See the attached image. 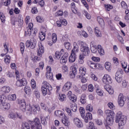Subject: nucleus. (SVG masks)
Wrapping results in <instances>:
<instances>
[{
    "mask_svg": "<svg viewBox=\"0 0 129 129\" xmlns=\"http://www.w3.org/2000/svg\"><path fill=\"white\" fill-rule=\"evenodd\" d=\"M126 117L124 115H122L121 112H118L116 114L115 122L118 123L119 129L123 128V126L126 123Z\"/></svg>",
    "mask_w": 129,
    "mask_h": 129,
    "instance_id": "f257e3e1",
    "label": "nucleus"
},
{
    "mask_svg": "<svg viewBox=\"0 0 129 129\" xmlns=\"http://www.w3.org/2000/svg\"><path fill=\"white\" fill-rule=\"evenodd\" d=\"M80 112L82 117L84 119V121L87 123L89 120H91L92 119V114L90 112L86 113L85 116V109L84 108L81 107L80 108Z\"/></svg>",
    "mask_w": 129,
    "mask_h": 129,
    "instance_id": "f03ea898",
    "label": "nucleus"
},
{
    "mask_svg": "<svg viewBox=\"0 0 129 129\" xmlns=\"http://www.w3.org/2000/svg\"><path fill=\"white\" fill-rule=\"evenodd\" d=\"M105 113L107 115L106 122L109 125H112L113 123V116L114 115V112L112 110H106L105 111Z\"/></svg>",
    "mask_w": 129,
    "mask_h": 129,
    "instance_id": "7ed1b4c3",
    "label": "nucleus"
},
{
    "mask_svg": "<svg viewBox=\"0 0 129 129\" xmlns=\"http://www.w3.org/2000/svg\"><path fill=\"white\" fill-rule=\"evenodd\" d=\"M80 45H81L80 51L82 54L85 56H88L89 53H90V49L88 47V45L83 41H80Z\"/></svg>",
    "mask_w": 129,
    "mask_h": 129,
    "instance_id": "20e7f679",
    "label": "nucleus"
},
{
    "mask_svg": "<svg viewBox=\"0 0 129 129\" xmlns=\"http://www.w3.org/2000/svg\"><path fill=\"white\" fill-rule=\"evenodd\" d=\"M43 85L44 87H41V91L43 95L45 96L47 95V94L48 93V91L47 89L48 90V91H51L53 88H52V86H51V85H49V83L46 81L43 82Z\"/></svg>",
    "mask_w": 129,
    "mask_h": 129,
    "instance_id": "39448f33",
    "label": "nucleus"
},
{
    "mask_svg": "<svg viewBox=\"0 0 129 129\" xmlns=\"http://www.w3.org/2000/svg\"><path fill=\"white\" fill-rule=\"evenodd\" d=\"M27 111H28L29 113H33V112H36V111H40V106L38 105H32V106L30 105H27L26 106Z\"/></svg>",
    "mask_w": 129,
    "mask_h": 129,
    "instance_id": "423d86ee",
    "label": "nucleus"
},
{
    "mask_svg": "<svg viewBox=\"0 0 129 129\" xmlns=\"http://www.w3.org/2000/svg\"><path fill=\"white\" fill-rule=\"evenodd\" d=\"M37 45V41L35 39H30L27 40L26 42V46L27 48L30 47L31 49H34Z\"/></svg>",
    "mask_w": 129,
    "mask_h": 129,
    "instance_id": "0eeeda50",
    "label": "nucleus"
},
{
    "mask_svg": "<svg viewBox=\"0 0 129 129\" xmlns=\"http://www.w3.org/2000/svg\"><path fill=\"white\" fill-rule=\"evenodd\" d=\"M122 73H123V72H122V70L121 69H119L117 71V72L115 74V80H116L117 82L118 83H120V82H121V81L122 80Z\"/></svg>",
    "mask_w": 129,
    "mask_h": 129,
    "instance_id": "6e6552de",
    "label": "nucleus"
},
{
    "mask_svg": "<svg viewBox=\"0 0 129 129\" xmlns=\"http://www.w3.org/2000/svg\"><path fill=\"white\" fill-rule=\"evenodd\" d=\"M85 74H86V68L81 67L79 68V73L77 75V78H81V77L85 76Z\"/></svg>",
    "mask_w": 129,
    "mask_h": 129,
    "instance_id": "1a4fd4ad",
    "label": "nucleus"
},
{
    "mask_svg": "<svg viewBox=\"0 0 129 129\" xmlns=\"http://www.w3.org/2000/svg\"><path fill=\"white\" fill-rule=\"evenodd\" d=\"M102 80L103 83H105V84H111V83H112L111 77H110V76L107 74L104 75Z\"/></svg>",
    "mask_w": 129,
    "mask_h": 129,
    "instance_id": "9d476101",
    "label": "nucleus"
},
{
    "mask_svg": "<svg viewBox=\"0 0 129 129\" xmlns=\"http://www.w3.org/2000/svg\"><path fill=\"white\" fill-rule=\"evenodd\" d=\"M18 103L20 105V109L23 112H25V111H26V109L27 110V105H26V101L25 100H19Z\"/></svg>",
    "mask_w": 129,
    "mask_h": 129,
    "instance_id": "9b49d317",
    "label": "nucleus"
},
{
    "mask_svg": "<svg viewBox=\"0 0 129 129\" xmlns=\"http://www.w3.org/2000/svg\"><path fill=\"white\" fill-rule=\"evenodd\" d=\"M67 96L69 97V99H70V102L72 101V102H76L77 101V96L72 94V92L71 91H69Z\"/></svg>",
    "mask_w": 129,
    "mask_h": 129,
    "instance_id": "f8f14e48",
    "label": "nucleus"
},
{
    "mask_svg": "<svg viewBox=\"0 0 129 129\" xmlns=\"http://www.w3.org/2000/svg\"><path fill=\"white\" fill-rule=\"evenodd\" d=\"M45 52V48L42 44H39L38 45V48L37 49V56L38 57H41L43 53Z\"/></svg>",
    "mask_w": 129,
    "mask_h": 129,
    "instance_id": "ddd939ff",
    "label": "nucleus"
},
{
    "mask_svg": "<svg viewBox=\"0 0 129 129\" xmlns=\"http://www.w3.org/2000/svg\"><path fill=\"white\" fill-rule=\"evenodd\" d=\"M27 84L28 82H27L25 79L18 80L16 81V85L18 87H21V86H26V85Z\"/></svg>",
    "mask_w": 129,
    "mask_h": 129,
    "instance_id": "4468645a",
    "label": "nucleus"
},
{
    "mask_svg": "<svg viewBox=\"0 0 129 129\" xmlns=\"http://www.w3.org/2000/svg\"><path fill=\"white\" fill-rule=\"evenodd\" d=\"M126 100V97L124 96H119L118 98V103L120 106L124 105V101Z\"/></svg>",
    "mask_w": 129,
    "mask_h": 129,
    "instance_id": "2eb2a0df",
    "label": "nucleus"
},
{
    "mask_svg": "<svg viewBox=\"0 0 129 129\" xmlns=\"http://www.w3.org/2000/svg\"><path fill=\"white\" fill-rule=\"evenodd\" d=\"M71 71L70 74L71 78H75L76 74H77V68L75 66H72L71 67Z\"/></svg>",
    "mask_w": 129,
    "mask_h": 129,
    "instance_id": "dca6fc26",
    "label": "nucleus"
},
{
    "mask_svg": "<svg viewBox=\"0 0 129 129\" xmlns=\"http://www.w3.org/2000/svg\"><path fill=\"white\" fill-rule=\"evenodd\" d=\"M74 122L75 125L78 127H83V123L78 118H75L74 119Z\"/></svg>",
    "mask_w": 129,
    "mask_h": 129,
    "instance_id": "f3484780",
    "label": "nucleus"
},
{
    "mask_svg": "<svg viewBox=\"0 0 129 129\" xmlns=\"http://www.w3.org/2000/svg\"><path fill=\"white\" fill-rule=\"evenodd\" d=\"M9 118H11L13 119V118H15V117H18V118H20V119H22V115L21 114V113H15L14 112L10 113L8 115Z\"/></svg>",
    "mask_w": 129,
    "mask_h": 129,
    "instance_id": "a211bd4d",
    "label": "nucleus"
},
{
    "mask_svg": "<svg viewBox=\"0 0 129 129\" xmlns=\"http://www.w3.org/2000/svg\"><path fill=\"white\" fill-rule=\"evenodd\" d=\"M109 84H106V85L104 86V89L109 93V94H113V89L111 88V87L109 85Z\"/></svg>",
    "mask_w": 129,
    "mask_h": 129,
    "instance_id": "6ab92c4d",
    "label": "nucleus"
},
{
    "mask_svg": "<svg viewBox=\"0 0 129 129\" xmlns=\"http://www.w3.org/2000/svg\"><path fill=\"white\" fill-rule=\"evenodd\" d=\"M70 107L71 110L74 112H76L77 111V105L75 103V102H70Z\"/></svg>",
    "mask_w": 129,
    "mask_h": 129,
    "instance_id": "aec40b11",
    "label": "nucleus"
},
{
    "mask_svg": "<svg viewBox=\"0 0 129 129\" xmlns=\"http://www.w3.org/2000/svg\"><path fill=\"white\" fill-rule=\"evenodd\" d=\"M61 122L66 126H68L70 124V122H69V120L67 119V117L65 116V114H63V118L62 117Z\"/></svg>",
    "mask_w": 129,
    "mask_h": 129,
    "instance_id": "412c9836",
    "label": "nucleus"
},
{
    "mask_svg": "<svg viewBox=\"0 0 129 129\" xmlns=\"http://www.w3.org/2000/svg\"><path fill=\"white\" fill-rule=\"evenodd\" d=\"M88 66L92 69H95V68H97V67H99V64L96 63L95 62H92V61H89L88 62Z\"/></svg>",
    "mask_w": 129,
    "mask_h": 129,
    "instance_id": "4be33fe9",
    "label": "nucleus"
},
{
    "mask_svg": "<svg viewBox=\"0 0 129 129\" xmlns=\"http://www.w3.org/2000/svg\"><path fill=\"white\" fill-rule=\"evenodd\" d=\"M76 58V53L72 52L71 55V56H70V57L69 58V61L71 63H73V62H75Z\"/></svg>",
    "mask_w": 129,
    "mask_h": 129,
    "instance_id": "5701e85b",
    "label": "nucleus"
},
{
    "mask_svg": "<svg viewBox=\"0 0 129 129\" xmlns=\"http://www.w3.org/2000/svg\"><path fill=\"white\" fill-rule=\"evenodd\" d=\"M79 51V46L77 44V43H74V48L72 50V53H78Z\"/></svg>",
    "mask_w": 129,
    "mask_h": 129,
    "instance_id": "b1692460",
    "label": "nucleus"
},
{
    "mask_svg": "<svg viewBox=\"0 0 129 129\" xmlns=\"http://www.w3.org/2000/svg\"><path fill=\"white\" fill-rule=\"evenodd\" d=\"M1 91L4 93H9L11 91V88L8 86H5L1 88Z\"/></svg>",
    "mask_w": 129,
    "mask_h": 129,
    "instance_id": "393cba45",
    "label": "nucleus"
},
{
    "mask_svg": "<svg viewBox=\"0 0 129 129\" xmlns=\"http://www.w3.org/2000/svg\"><path fill=\"white\" fill-rule=\"evenodd\" d=\"M94 32L96 37H100L102 36L101 34V31L99 30V28L96 27L94 28Z\"/></svg>",
    "mask_w": 129,
    "mask_h": 129,
    "instance_id": "a878e982",
    "label": "nucleus"
},
{
    "mask_svg": "<svg viewBox=\"0 0 129 129\" xmlns=\"http://www.w3.org/2000/svg\"><path fill=\"white\" fill-rule=\"evenodd\" d=\"M97 50L99 55H100L101 56H103V55H104V49H103L101 45H98Z\"/></svg>",
    "mask_w": 129,
    "mask_h": 129,
    "instance_id": "bb28decb",
    "label": "nucleus"
},
{
    "mask_svg": "<svg viewBox=\"0 0 129 129\" xmlns=\"http://www.w3.org/2000/svg\"><path fill=\"white\" fill-rule=\"evenodd\" d=\"M97 46L95 44H91V51L92 53L95 54L97 52Z\"/></svg>",
    "mask_w": 129,
    "mask_h": 129,
    "instance_id": "cd10ccee",
    "label": "nucleus"
},
{
    "mask_svg": "<svg viewBox=\"0 0 129 129\" xmlns=\"http://www.w3.org/2000/svg\"><path fill=\"white\" fill-rule=\"evenodd\" d=\"M85 58V55L82 54L79 56V62L80 64H83L84 63V58Z\"/></svg>",
    "mask_w": 129,
    "mask_h": 129,
    "instance_id": "c85d7f7f",
    "label": "nucleus"
},
{
    "mask_svg": "<svg viewBox=\"0 0 129 129\" xmlns=\"http://www.w3.org/2000/svg\"><path fill=\"white\" fill-rule=\"evenodd\" d=\"M4 47L5 48V53L1 54V56H2V57H4V56H6V54L8 53V52H9V46L7 45L6 43H4Z\"/></svg>",
    "mask_w": 129,
    "mask_h": 129,
    "instance_id": "c756f323",
    "label": "nucleus"
},
{
    "mask_svg": "<svg viewBox=\"0 0 129 129\" xmlns=\"http://www.w3.org/2000/svg\"><path fill=\"white\" fill-rule=\"evenodd\" d=\"M24 91L26 94L30 95L31 93H32V90H31V88L30 87L26 86L24 88Z\"/></svg>",
    "mask_w": 129,
    "mask_h": 129,
    "instance_id": "7c9ffc66",
    "label": "nucleus"
},
{
    "mask_svg": "<svg viewBox=\"0 0 129 129\" xmlns=\"http://www.w3.org/2000/svg\"><path fill=\"white\" fill-rule=\"evenodd\" d=\"M80 102L81 103H82V104H85V103H86V95H85V94H82Z\"/></svg>",
    "mask_w": 129,
    "mask_h": 129,
    "instance_id": "2f4dec72",
    "label": "nucleus"
},
{
    "mask_svg": "<svg viewBox=\"0 0 129 129\" xmlns=\"http://www.w3.org/2000/svg\"><path fill=\"white\" fill-rule=\"evenodd\" d=\"M39 37L40 41H44L46 38V34L43 32H41L39 34Z\"/></svg>",
    "mask_w": 129,
    "mask_h": 129,
    "instance_id": "473e14b6",
    "label": "nucleus"
},
{
    "mask_svg": "<svg viewBox=\"0 0 129 129\" xmlns=\"http://www.w3.org/2000/svg\"><path fill=\"white\" fill-rule=\"evenodd\" d=\"M122 67L124 69V71L126 73H128L129 72V66H128V69L126 70V67H127V64H126V63L125 62H122L121 63Z\"/></svg>",
    "mask_w": 129,
    "mask_h": 129,
    "instance_id": "72a5a7b5",
    "label": "nucleus"
},
{
    "mask_svg": "<svg viewBox=\"0 0 129 129\" xmlns=\"http://www.w3.org/2000/svg\"><path fill=\"white\" fill-rule=\"evenodd\" d=\"M31 34H32V29L26 27V29L25 31V36H31Z\"/></svg>",
    "mask_w": 129,
    "mask_h": 129,
    "instance_id": "f704fd0d",
    "label": "nucleus"
},
{
    "mask_svg": "<svg viewBox=\"0 0 129 129\" xmlns=\"http://www.w3.org/2000/svg\"><path fill=\"white\" fill-rule=\"evenodd\" d=\"M46 77L47 79H49V80H53V73L46 72Z\"/></svg>",
    "mask_w": 129,
    "mask_h": 129,
    "instance_id": "c9c22d12",
    "label": "nucleus"
},
{
    "mask_svg": "<svg viewBox=\"0 0 129 129\" xmlns=\"http://www.w3.org/2000/svg\"><path fill=\"white\" fill-rule=\"evenodd\" d=\"M2 105L3 106V108H4V109H7V110L11 107V105L10 103H7L6 102H5Z\"/></svg>",
    "mask_w": 129,
    "mask_h": 129,
    "instance_id": "e433bc0d",
    "label": "nucleus"
},
{
    "mask_svg": "<svg viewBox=\"0 0 129 129\" xmlns=\"http://www.w3.org/2000/svg\"><path fill=\"white\" fill-rule=\"evenodd\" d=\"M58 99L60 101H65L66 99V95L65 94H59Z\"/></svg>",
    "mask_w": 129,
    "mask_h": 129,
    "instance_id": "4c0bfd02",
    "label": "nucleus"
},
{
    "mask_svg": "<svg viewBox=\"0 0 129 129\" xmlns=\"http://www.w3.org/2000/svg\"><path fill=\"white\" fill-rule=\"evenodd\" d=\"M97 20L100 26H104V21L102 18H100V17H97Z\"/></svg>",
    "mask_w": 129,
    "mask_h": 129,
    "instance_id": "58836bf2",
    "label": "nucleus"
},
{
    "mask_svg": "<svg viewBox=\"0 0 129 129\" xmlns=\"http://www.w3.org/2000/svg\"><path fill=\"white\" fill-rule=\"evenodd\" d=\"M105 68L108 71H110L111 68V64L109 62H106L105 63Z\"/></svg>",
    "mask_w": 129,
    "mask_h": 129,
    "instance_id": "ea45409f",
    "label": "nucleus"
},
{
    "mask_svg": "<svg viewBox=\"0 0 129 129\" xmlns=\"http://www.w3.org/2000/svg\"><path fill=\"white\" fill-rule=\"evenodd\" d=\"M86 110H87V111L91 112L93 110V106H92L91 104H88L86 107Z\"/></svg>",
    "mask_w": 129,
    "mask_h": 129,
    "instance_id": "a19ab883",
    "label": "nucleus"
},
{
    "mask_svg": "<svg viewBox=\"0 0 129 129\" xmlns=\"http://www.w3.org/2000/svg\"><path fill=\"white\" fill-rule=\"evenodd\" d=\"M34 123L35 125V126H36V125H41V122H40V119H39V118H35L34 120V121L32 122V123Z\"/></svg>",
    "mask_w": 129,
    "mask_h": 129,
    "instance_id": "79ce46f5",
    "label": "nucleus"
},
{
    "mask_svg": "<svg viewBox=\"0 0 129 129\" xmlns=\"http://www.w3.org/2000/svg\"><path fill=\"white\" fill-rule=\"evenodd\" d=\"M4 61L6 64H10V62H11V56L9 55H6Z\"/></svg>",
    "mask_w": 129,
    "mask_h": 129,
    "instance_id": "37998d69",
    "label": "nucleus"
},
{
    "mask_svg": "<svg viewBox=\"0 0 129 129\" xmlns=\"http://www.w3.org/2000/svg\"><path fill=\"white\" fill-rule=\"evenodd\" d=\"M104 6H105V10L107 12H109L110 10H112V9H113V7H112V6L108 4V5H105Z\"/></svg>",
    "mask_w": 129,
    "mask_h": 129,
    "instance_id": "c03bdc74",
    "label": "nucleus"
},
{
    "mask_svg": "<svg viewBox=\"0 0 129 129\" xmlns=\"http://www.w3.org/2000/svg\"><path fill=\"white\" fill-rule=\"evenodd\" d=\"M67 62V58L65 56H62L60 60V63L61 64L66 63Z\"/></svg>",
    "mask_w": 129,
    "mask_h": 129,
    "instance_id": "a18cd8bd",
    "label": "nucleus"
},
{
    "mask_svg": "<svg viewBox=\"0 0 129 129\" xmlns=\"http://www.w3.org/2000/svg\"><path fill=\"white\" fill-rule=\"evenodd\" d=\"M55 114L56 115V116H59V117H63V115H64V114L62 113L61 111H56L55 112Z\"/></svg>",
    "mask_w": 129,
    "mask_h": 129,
    "instance_id": "49530a36",
    "label": "nucleus"
},
{
    "mask_svg": "<svg viewBox=\"0 0 129 129\" xmlns=\"http://www.w3.org/2000/svg\"><path fill=\"white\" fill-rule=\"evenodd\" d=\"M20 50L22 54L24 53V51L25 50V43L23 42L20 43Z\"/></svg>",
    "mask_w": 129,
    "mask_h": 129,
    "instance_id": "de8ad7c7",
    "label": "nucleus"
},
{
    "mask_svg": "<svg viewBox=\"0 0 129 129\" xmlns=\"http://www.w3.org/2000/svg\"><path fill=\"white\" fill-rule=\"evenodd\" d=\"M0 19L2 23H5L6 22V16L2 13H0Z\"/></svg>",
    "mask_w": 129,
    "mask_h": 129,
    "instance_id": "09e8293b",
    "label": "nucleus"
},
{
    "mask_svg": "<svg viewBox=\"0 0 129 129\" xmlns=\"http://www.w3.org/2000/svg\"><path fill=\"white\" fill-rule=\"evenodd\" d=\"M52 41L53 43H56V42H57V35L56 33L52 34Z\"/></svg>",
    "mask_w": 129,
    "mask_h": 129,
    "instance_id": "8fccbe9b",
    "label": "nucleus"
},
{
    "mask_svg": "<svg viewBox=\"0 0 129 129\" xmlns=\"http://www.w3.org/2000/svg\"><path fill=\"white\" fill-rule=\"evenodd\" d=\"M96 93H97L98 95H99L100 96H103V92L99 89H96Z\"/></svg>",
    "mask_w": 129,
    "mask_h": 129,
    "instance_id": "3c124183",
    "label": "nucleus"
},
{
    "mask_svg": "<svg viewBox=\"0 0 129 129\" xmlns=\"http://www.w3.org/2000/svg\"><path fill=\"white\" fill-rule=\"evenodd\" d=\"M34 95L36 96V98L39 99L40 98V92H39L38 90H35L34 91Z\"/></svg>",
    "mask_w": 129,
    "mask_h": 129,
    "instance_id": "603ef678",
    "label": "nucleus"
},
{
    "mask_svg": "<svg viewBox=\"0 0 129 129\" xmlns=\"http://www.w3.org/2000/svg\"><path fill=\"white\" fill-rule=\"evenodd\" d=\"M61 53L59 51H56L55 53L54 57L57 59H60L61 58Z\"/></svg>",
    "mask_w": 129,
    "mask_h": 129,
    "instance_id": "864d4df0",
    "label": "nucleus"
},
{
    "mask_svg": "<svg viewBox=\"0 0 129 129\" xmlns=\"http://www.w3.org/2000/svg\"><path fill=\"white\" fill-rule=\"evenodd\" d=\"M41 123L43 125H47V119H46L45 118L41 117Z\"/></svg>",
    "mask_w": 129,
    "mask_h": 129,
    "instance_id": "5fc2aeb1",
    "label": "nucleus"
},
{
    "mask_svg": "<svg viewBox=\"0 0 129 129\" xmlns=\"http://www.w3.org/2000/svg\"><path fill=\"white\" fill-rule=\"evenodd\" d=\"M9 99L10 100H12L13 101H15V100L17 99V95H16V94L12 95L11 96H10Z\"/></svg>",
    "mask_w": 129,
    "mask_h": 129,
    "instance_id": "6e6d98bb",
    "label": "nucleus"
},
{
    "mask_svg": "<svg viewBox=\"0 0 129 129\" xmlns=\"http://www.w3.org/2000/svg\"><path fill=\"white\" fill-rule=\"evenodd\" d=\"M71 44L69 42H64V47L67 50H69L71 48Z\"/></svg>",
    "mask_w": 129,
    "mask_h": 129,
    "instance_id": "4d7b16f0",
    "label": "nucleus"
},
{
    "mask_svg": "<svg viewBox=\"0 0 129 129\" xmlns=\"http://www.w3.org/2000/svg\"><path fill=\"white\" fill-rule=\"evenodd\" d=\"M72 84L70 82H67L65 84L64 86L67 87L69 89H70L71 88Z\"/></svg>",
    "mask_w": 129,
    "mask_h": 129,
    "instance_id": "13d9d810",
    "label": "nucleus"
},
{
    "mask_svg": "<svg viewBox=\"0 0 129 129\" xmlns=\"http://www.w3.org/2000/svg\"><path fill=\"white\" fill-rule=\"evenodd\" d=\"M56 17H61V16H63V11H58L55 14Z\"/></svg>",
    "mask_w": 129,
    "mask_h": 129,
    "instance_id": "bf43d9fd",
    "label": "nucleus"
},
{
    "mask_svg": "<svg viewBox=\"0 0 129 129\" xmlns=\"http://www.w3.org/2000/svg\"><path fill=\"white\" fill-rule=\"evenodd\" d=\"M56 78L57 80H62L63 79L62 78V74H57L56 75Z\"/></svg>",
    "mask_w": 129,
    "mask_h": 129,
    "instance_id": "052dcab7",
    "label": "nucleus"
},
{
    "mask_svg": "<svg viewBox=\"0 0 129 129\" xmlns=\"http://www.w3.org/2000/svg\"><path fill=\"white\" fill-rule=\"evenodd\" d=\"M92 59L93 61H94V62H99V61H100V58L98 57L93 56L92 57Z\"/></svg>",
    "mask_w": 129,
    "mask_h": 129,
    "instance_id": "680f3d73",
    "label": "nucleus"
},
{
    "mask_svg": "<svg viewBox=\"0 0 129 129\" xmlns=\"http://www.w3.org/2000/svg\"><path fill=\"white\" fill-rule=\"evenodd\" d=\"M84 14L86 16V18H87L88 20H90L91 19V16L89 14H88V12H87V11H84Z\"/></svg>",
    "mask_w": 129,
    "mask_h": 129,
    "instance_id": "e2e57ef3",
    "label": "nucleus"
},
{
    "mask_svg": "<svg viewBox=\"0 0 129 129\" xmlns=\"http://www.w3.org/2000/svg\"><path fill=\"white\" fill-rule=\"evenodd\" d=\"M33 62H37V61H40V57L38 56H34L33 58L31 59Z\"/></svg>",
    "mask_w": 129,
    "mask_h": 129,
    "instance_id": "0e129e2a",
    "label": "nucleus"
},
{
    "mask_svg": "<svg viewBox=\"0 0 129 129\" xmlns=\"http://www.w3.org/2000/svg\"><path fill=\"white\" fill-rule=\"evenodd\" d=\"M108 106L111 109H114V105H113V103L111 102H109L108 103Z\"/></svg>",
    "mask_w": 129,
    "mask_h": 129,
    "instance_id": "69168bd1",
    "label": "nucleus"
},
{
    "mask_svg": "<svg viewBox=\"0 0 129 129\" xmlns=\"http://www.w3.org/2000/svg\"><path fill=\"white\" fill-rule=\"evenodd\" d=\"M44 61H41L40 62H39V68H40V69L43 70L44 68Z\"/></svg>",
    "mask_w": 129,
    "mask_h": 129,
    "instance_id": "338daca9",
    "label": "nucleus"
},
{
    "mask_svg": "<svg viewBox=\"0 0 129 129\" xmlns=\"http://www.w3.org/2000/svg\"><path fill=\"white\" fill-rule=\"evenodd\" d=\"M31 12L32 14H37L38 13V9H37V8L34 7L32 9Z\"/></svg>",
    "mask_w": 129,
    "mask_h": 129,
    "instance_id": "774afa93",
    "label": "nucleus"
}]
</instances>
